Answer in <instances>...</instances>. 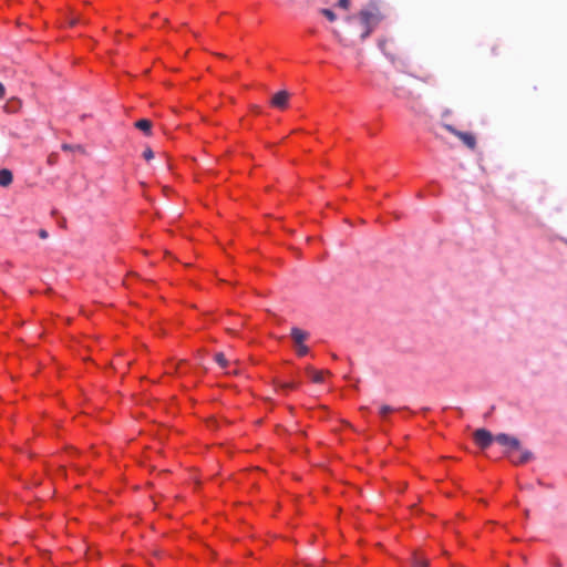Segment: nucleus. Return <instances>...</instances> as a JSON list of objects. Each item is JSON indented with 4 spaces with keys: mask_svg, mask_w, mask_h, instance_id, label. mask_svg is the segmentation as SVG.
Instances as JSON below:
<instances>
[{
    "mask_svg": "<svg viewBox=\"0 0 567 567\" xmlns=\"http://www.w3.org/2000/svg\"><path fill=\"white\" fill-rule=\"evenodd\" d=\"M396 97L408 101H415L420 99V94H415L412 90V83L410 81H402L394 87Z\"/></svg>",
    "mask_w": 567,
    "mask_h": 567,
    "instance_id": "3",
    "label": "nucleus"
},
{
    "mask_svg": "<svg viewBox=\"0 0 567 567\" xmlns=\"http://www.w3.org/2000/svg\"><path fill=\"white\" fill-rule=\"evenodd\" d=\"M290 337L296 346V351L299 357H303L309 352V348L305 341L309 338V333L300 328L293 327L290 331Z\"/></svg>",
    "mask_w": 567,
    "mask_h": 567,
    "instance_id": "2",
    "label": "nucleus"
},
{
    "mask_svg": "<svg viewBox=\"0 0 567 567\" xmlns=\"http://www.w3.org/2000/svg\"><path fill=\"white\" fill-rule=\"evenodd\" d=\"M495 441L499 443L503 446H506L508 449L507 452L512 453L513 451H518L520 449L519 441L514 437L509 436L508 434L501 433L495 436Z\"/></svg>",
    "mask_w": 567,
    "mask_h": 567,
    "instance_id": "5",
    "label": "nucleus"
},
{
    "mask_svg": "<svg viewBox=\"0 0 567 567\" xmlns=\"http://www.w3.org/2000/svg\"><path fill=\"white\" fill-rule=\"evenodd\" d=\"M143 157L146 159V161H150L154 157V152L147 147L144 152H143Z\"/></svg>",
    "mask_w": 567,
    "mask_h": 567,
    "instance_id": "19",
    "label": "nucleus"
},
{
    "mask_svg": "<svg viewBox=\"0 0 567 567\" xmlns=\"http://www.w3.org/2000/svg\"><path fill=\"white\" fill-rule=\"evenodd\" d=\"M380 12L374 3L361 9L358 14L347 17V22L358 25V32L361 40L367 39L377 24L380 22Z\"/></svg>",
    "mask_w": 567,
    "mask_h": 567,
    "instance_id": "1",
    "label": "nucleus"
},
{
    "mask_svg": "<svg viewBox=\"0 0 567 567\" xmlns=\"http://www.w3.org/2000/svg\"><path fill=\"white\" fill-rule=\"evenodd\" d=\"M39 237L41 239H47L49 237V234H48V231L45 229H40L39 230Z\"/></svg>",
    "mask_w": 567,
    "mask_h": 567,
    "instance_id": "22",
    "label": "nucleus"
},
{
    "mask_svg": "<svg viewBox=\"0 0 567 567\" xmlns=\"http://www.w3.org/2000/svg\"><path fill=\"white\" fill-rule=\"evenodd\" d=\"M412 565L413 567H429L430 560L421 556L420 554L414 553L412 556Z\"/></svg>",
    "mask_w": 567,
    "mask_h": 567,
    "instance_id": "12",
    "label": "nucleus"
},
{
    "mask_svg": "<svg viewBox=\"0 0 567 567\" xmlns=\"http://www.w3.org/2000/svg\"><path fill=\"white\" fill-rule=\"evenodd\" d=\"M321 13L331 22H333L337 19V16L330 9H321Z\"/></svg>",
    "mask_w": 567,
    "mask_h": 567,
    "instance_id": "15",
    "label": "nucleus"
},
{
    "mask_svg": "<svg viewBox=\"0 0 567 567\" xmlns=\"http://www.w3.org/2000/svg\"><path fill=\"white\" fill-rule=\"evenodd\" d=\"M281 389L284 390H295L298 388V383L296 382H286L280 384Z\"/></svg>",
    "mask_w": 567,
    "mask_h": 567,
    "instance_id": "18",
    "label": "nucleus"
},
{
    "mask_svg": "<svg viewBox=\"0 0 567 567\" xmlns=\"http://www.w3.org/2000/svg\"><path fill=\"white\" fill-rule=\"evenodd\" d=\"M394 409L390 405H382L380 408V414L381 416L385 417L389 413L393 412Z\"/></svg>",
    "mask_w": 567,
    "mask_h": 567,
    "instance_id": "17",
    "label": "nucleus"
},
{
    "mask_svg": "<svg viewBox=\"0 0 567 567\" xmlns=\"http://www.w3.org/2000/svg\"><path fill=\"white\" fill-rule=\"evenodd\" d=\"M338 7L344 10H349L350 8V0H339Z\"/></svg>",
    "mask_w": 567,
    "mask_h": 567,
    "instance_id": "20",
    "label": "nucleus"
},
{
    "mask_svg": "<svg viewBox=\"0 0 567 567\" xmlns=\"http://www.w3.org/2000/svg\"><path fill=\"white\" fill-rule=\"evenodd\" d=\"M473 439L476 445L483 450L489 447L491 444L495 441V436H493V434L486 429H477L473 433Z\"/></svg>",
    "mask_w": 567,
    "mask_h": 567,
    "instance_id": "4",
    "label": "nucleus"
},
{
    "mask_svg": "<svg viewBox=\"0 0 567 567\" xmlns=\"http://www.w3.org/2000/svg\"><path fill=\"white\" fill-rule=\"evenodd\" d=\"M6 96V87L4 85L0 82V100L4 99Z\"/></svg>",
    "mask_w": 567,
    "mask_h": 567,
    "instance_id": "23",
    "label": "nucleus"
},
{
    "mask_svg": "<svg viewBox=\"0 0 567 567\" xmlns=\"http://www.w3.org/2000/svg\"><path fill=\"white\" fill-rule=\"evenodd\" d=\"M457 138H460L470 150H475L476 137L472 133L461 132V134H457Z\"/></svg>",
    "mask_w": 567,
    "mask_h": 567,
    "instance_id": "7",
    "label": "nucleus"
},
{
    "mask_svg": "<svg viewBox=\"0 0 567 567\" xmlns=\"http://www.w3.org/2000/svg\"><path fill=\"white\" fill-rule=\"evenodd\" d=\"M135 127L143 131L146 135H150L152 130V122L150 120L142 118L135 123Z\"/></svg>",
    "mask_w": 567,
    "mask_h": 567,
    "instance_id": "13",
    "label": "nucleus"
},
{
    "mask_svg": "<svg viewBox=\"0 0 567 567\" xmlns=\"http://www.w3.org/2000/svg\"><path fill=\"white\" fill-rule=\"evenodd\" d=\"M13 181L12 172L8 168L0 169V186L8 187Z\"/></svg>",
    "mask_w": 567,
    "mask_h": 567,
    "instance_id": "9",
    "label": "nucleus"
},
{
    "mask_svg": "<svg viewBox=\"0 0 567 567\" xmlns=\"http://www.w3.org/2000/svg\"><path fill=\"white\" fill-rule=\"evenodd\" d=\"M62 150L63 151H68V152H71V151H83L82 146L81 145H71V144H62Z\"/></svg>",
    "mask_w": 567,
    "mask_h": 567,
    "instance_id": "16",
    "label": "nucleus"
},
{
    "mask_svg": "<svg viewBox=\"0 0 567 567\" xmlns=\"http://www.w3.org/2000/svg\"><path fill=\"white\" fill-rule=\"evenodd\" d=\"M289 97H290V94L288 91H279L277 92L271 101H270V104L274 106V107H277V109H280V110H284L288 106V101H289Z\"/></svg>",
    "mask_w": 567,
    "mask_h": 567,
    "instance_id": "6",
    "label": "nucleus"
},
{
    "mask_svg": "<svg viewBox=\"0 0 567 567\" xmlns=\"http://www.w3.org/2000/svg\"><path fill=\"white\" fill-rule=\"evenodd\" d=\"M444 127L450 132L452 133L453 135H455L457 137V134H461L462 131H458L456 130L455 127H453L452 125L450 124H446L444 125Z\"/></svg>",
    "mask_w": 567,
    "mask_h": 567,
    "instance_id": "21",
    "label": "nucleus"
},
{
    "mask_svg": "<svg viewBox=\"0 0 567 567\" xmlns=\"http://www.w3.org/2000/svg\"><path fill=\"white\" fill-rule=\"evenodd\" d=\"M65 20H66L68 25H70V27H74L80 22H83L85 24L89 23V21L82 19L81 16L75 14L74 11L71 9L69 10V14L65 17Z\"/></svg>",
    "mask_w": 567,
    "mask_h": 567,
    "instance_id": "10",
    "label": "nucleus"
},
{
    "mask_svg": "<svg viewBox=\"0 0 567 567\" xmlns=\"http://www.w3.org/2000/svg\"><path fill=\"white\" fill-rule=\"evenodd\" d=\"M506 455L514 464H524L533 457V454L529 451H523L518 456H515L509 452H506Z\"/></svg>",
    "mask_w": 567,
    "mask_h": 567,
    "instance_id": "8",
    "label": "nucleus"
},
{
    "mask_svg": "<svg viewBox=\"0 0 567 567\" xmlns=\"http://www.w3.org/2000/svg\"><path fill=\"white\" fill-rule=\"evenodd\" d=\"M215 361L223 369H225L228 365V360L226 359L223 352H218L215 354Z\"/></svg>",
    "mask_w": 567,
    "mask_h": 567,
    "instance_id": "14",
    "label": "nucleus"
},
{
    "mask_svg": "<svg viewBox=\"0 0 567 567\" xmlns=\"http://www.w3.org/2000/svg\"><path fill=\"white\" fill-rule=\"evenodd\" d=\"M306 372L315 383L323 382V373H324L323 371H318V370L313 369L312 367H307Z\"/></svg>",
    "mask_w": 567,
    "mask_h": 567,
    "instance_id": "11",
    "label": "nucleus"
}]
</instances>
